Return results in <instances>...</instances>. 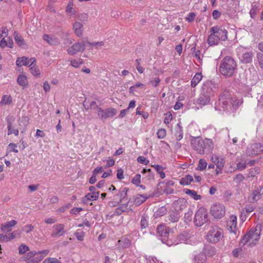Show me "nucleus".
Instances as JSON below:
<instances>
[{
    "mask_svg": "<svg viewBox=\"0 0 263 263\" xmlns=\"http://www.w3.org/2000/svg\"><path fill=\"white\" fill-rule=\"evenodd\" d=\"M176 139L177 141H180L183 137V132L180 127L178 129L176 130V133L175 134Z\"/></svg>",
    "mask_w": 263,
    "mask_h": 263,
    "instance_id": "obj_50",
    "label": "nucleus"
},
{
    "mask_svg": "<svg viewBox=\"0 0 263 263\" xmlns=\"http://www.w3.org/2000/svg\"><path fill=\"white\" fill-rule=\"evenodd\" d=\"M260 238V231L256 228L251 229L239 242V245L243 246L247 244L248 246L252 247L256 244Z\"/></svg>",
    "mask_w": 263,
    "mask_h": 263,
    "instance_id": "obj_3",
    "label": "nucleus"
},
{
    "mask_svg": "<svg viewBox=\"0 0 263 263\" xmlns=\"http://www.w3.org/2000/svg\"><path fill=\"white\" fill-rule=\"evenodd\" d=\"M242 101L238 100L235 97H232V99L231 100V105H232L234 109H236L239 105L242 104Z\"/></svg>",
    "mask_w": 263,
    "mask_h": 263,
    "instance_id": "obj_36",
    "label": "nucleus"
},
{
    "mask_svg": "<svg viewBox=\"0 0 263 263\" xmlns=\"http://www.w3.org/2000/svg\"><path fill=\"white\" fill-rule=\"evenodd\" d=\"M16 65L18 67H21L22 65H29L28 59L26 57L18 58L16 61Z\"/></svg>",
    "mask_w": 263,
    "mask_h": 263,
    "instance_id": "obj_30",
    "label": "nucleus"
},
{
    "mask_svg": "<svg viewBox=\"0 0 263 263\" xmlns=\"http://www.w3.org/2000/svg\"><path fill=\"white\" fill-rule=\"evenodd\" d=\"M165 115V118L164 119V123L166 124H168L172 120V115L170 112H167L164 114Z\"/></svg>",
    "mask_w": 263,
    "mask_h": 263,
    "instance_id": "obj_58",
    "label": "nucleus"
},
{
    "mask_svg": "<svg viewBox=\"0 0 263 263\" xmlns=\"http://www.w3.org/2000/svg\"><path fill=\"white\" fill-rule=\"evenodd\" d=\"M219 96H222V98L223 99V100L225 101H228L231 102V100L232 99V96L229 91L227 90H224L221 94L219 95Z\"/></svg>",
    "mask_w": 263,
    "mask_h": 263,
    "instance_id": "obj_33",
    "label": "nucleus"
},
{
    "mask_svg": "<svg viewBox=\"0 0 263 263\" xmlns=\"http://www.w3.org/2000/svg\"><path fill=\"white\" fill-rule=\"evenodd\" d=\"M237 64L235 60L231 57H226L222 60L220 67V73L226 77H230L233 75Z\"/></svg>",
    "mask_w": 263,
    "mask_h": 263,
    "instance_id": "obj_2",
    "label": "nucleus"
},
{
    "mask_svg": "<svg viewBox=\"0 0 263 263\" xmlns=\"http://www.w3.org/2000/svg\"><path fill=\"white\" fill-rule=\"evenodd\" d=\"M204 251L205 254L210 257H212L216 254V249L211 246H205Z\"/></svg>",
    "mask_w": 263,
    "mask_h": 263,
    "instance_id": "obj_27",
    "label": "nucleus"
},
{
    "mask_svg": "<svg viewBox=\"0 0 263 263\" xmlns=\"http://www.w3.org/2000/svg\"><path fill=\"white\" fill-rule=\"evenodd\" d=\"M202 77V76L201 73H197L192 80L191 86L192 87H195L201 81Z\"/></svg>",
    "mask_w": 263,
    "mask_h": 263,
    "instance_id": "obj_29",
    "label": "nucleus"
},
{
    "mask_svg": "<svg viewBox=\"0 0 263 263\" xmlns=\"http://www.w3.org/2000/svg\"><path fill=\"white\" fill-rule=\"evenodd\" d=\"M12 102V98L11 96H8L7 95H4L2 97V99L1 102H0L1 104H10Z\"/></svg>",
    "mask_w": 263,
    "mask_h": 263,
    "instance_id": "obj_40",
    "label": "nucleus"
},
{
    "mask_svg": "<svg viewBox=\"0 0 263 263\" xmlns=\"http://www.w3.org/2000/svg\"><path fill=\"white\" fill-rule=\"evenodd\" d=\"M14 37L16 43L20 47L24 48L25 46V43L22 36L18 34L16 32H14Z\"/></svg>",
    "mask_w": 263,
    "mask_h": 263,
    "instance_id": "obj_23",
    "label": "nucleus"
},
{
    "mask_svg": "<svg viewBox=\"0 0 263 263\" xmlns=\"http://www.w3.org/2000/svg\"><path fill=\"white\" fill-rule=\"evenodd\" d=\"M142 174H147L145 177L143 178L145 179L147 181L151 180L154 179V174L153 173L151 169H145L144 168L141 172Z\"/></svg>",
    "mask_w": 263,
    "mask_h": 263,
    "instance_id": "obj_25",
    "label": "nucleus"
},
{
    "mask_svg": "<svg viewBox=\"0 0 263 263\" xmlns=\"http://www.w3.org/2000/svg\"><path fill=\"white\" fill-rule=\"evenodd\" d=\"M117 177L119 180H122L124 178L123 170L121 168L118 169Z\"/></svg>",
    "mask_w": 263,
    "mask_h": 263,
    "instance_id": "obj_62",
    "label": "nucleus"
},
{
    "mask_svg": "<svg viewBox=\"0 0 263 263\" xmlns=\"http://www.w3.org/2000/svg\"><path fill=\"white\" fill-rule=\"evenodd\" d=\"M217 90L216 85L211 81H207L202 85L201 92L212 97Z\"/></svg>",
    "mask_w": 263,
    "mask_h": 263,
    "instance_id": "obj_8",
    "label": "nucleus"
},
{
    "mask_svg": "<svg viewBox=\"0 0 263 263\" xmlns=\"http://www.w3.org/2000/svg\"><path fill=\"white\" fill-rule=\"evenodd\" d=\"M42 263H61V262L55 258L48 257L46 258Z\"/></svg>",
    "mask_w": 263,
    "mask_h": 263,
    "instance_id": "obj_51",
    "label": "nucleus"
},
{
    "mask_svg": "<svg viewBox=\"0 0 263 263\" xmlns=\"http://www.w3.org/2000/svg\"><path fill=\"white\" fill-rule=\"evenodd\" d=\"M17 82L20 85L22 86H25L27 85L28 82L27 77L24 75H19L17 79Z\"/></svg>",
    "mask_w": 263,
    "mask_h": 263,
    "instance_id": "obj_32",
    "label": "nucleus"
},
{
    "mask_svg": "<svg viewBox=\"0 0 263 263\" xmlns=\"http://www.w3.org/2000/svg\"><path fill=\"white\" fill-rule=\"evenodd\" d=\"M253 53L251 51L246 52L242 55L241 62L245 64L251 63L252 62Z\"/></svg>",
    "mask_w": 263,
    "mask_h": 263,
    "instance_id": "obj_16",
    "label": "nucleus"
},
{
    "mask_svg": "<svg viewBox=\"0 0 263 263\" xmlns=\"http://www.w3.org/2000/svg\"><path fill=\"white\" fill-rule=\"evenodd\" d=\"M86 48L83 41L74 43L71 47L67 49V52L70 55H74L78 52H83Z\"/></svg>",
    "mask_w": 263,
    "mask_h": 263,
    "instance_id": "obj_10",
    "label": "nucleus"
},
{
    "mask_svg": "<svg viewBox=\"0 0 263 263\" xmlns=\"http://www.w3.org/2000/svg\"><path fill=\"white\" fill-rule=\"evenodd\" d=\"M1 231L3 232H10L11 231V227L8 224L7 222L5 224H3L1 225Z\"/></svg>",
    "mask_w": 263,
    "mask_h": 263,
    "instance_id": "obj_55",
    "label": "nucleus"
},
{
    "mask_svg": "<svg viewBox=\"0 0 263 263\" xmlns=\"http://www.w3.org/2000/svg\"><path fill=\"white\" fill-rule=\"evenodd\" d=\"M191 145L197 154L201 155L211 154L214 149V143L212 139H203L199 137L193 138Z\"/></svg>",
    "mask_w": 263,
    "mask_h": 263,
    "instance_id": "obj_1",
    "label": "nucleus"
},
{
    "mask_svg": "<svg viewBox=\"0 0 263 263\" xmlns=\"http://www.w3.org/2000/svg\"><path fill=\"white\" fill-rule=\"evenodd\" d=\"M65 11L67 13L70 15H74L76 14V11L73 8V0H69L66 7Z\"/></svg>",
    "mask_w": 263,
    "mask_h": 263,
    "instance_id": "obj_31",
    "label": "nucleus"
},
{
    "mask_svg": "<svg viewBox=\"0 0 263 263\" xmlns=\"http://www.w3.org/2000/svg\"><path fill=\"white\" fill-rule=\"evenodd\" d=\"M54 231L51 233V237L55 238L60 237L65 234V226L63 224H58L53 226Z\"/></svg>",
    "mask_w": 263,
    "mask_h": 263,
    "instance_id": "obj_12",
    "label": "nucleus"
},
{
    "mask_svg": "<svg viewBox=\"0 0 263 263\" xmlns=\"http://www.w3.org/2000/svg\"><path fill=\"white\" fill-rule=\"evenodd\" d=\"M74 235L79 240L83 241L85 236V233L83 231L76 232L74 233Z\"/></svg>",
    "mask_w": 263,
    "mask_h": 263,
    "instance_id": "obj_53",
    "label": "nucleus"
},
{
    "mask_svg": "<svg viewBox=\"0 0 263 263\" xmlns=\"http://www.w3.org/2000/svg\"><path fill=\"white\" fill-rule=\"evenodd\" d=\"M184 192L191 196L195 200H199L201 199V196L200 195H198L197 192L194 190H191L188 189H184Z\"/></svg>",
    "mask_w": 263,
    "mask_h": 263,
    "instance_id": "obj_22",
    "label": "nucleus"
},
{
    "mask_svg": "<svg viewBox=\"0 0 263 263\" xmlns=\"http://www.w3.org/2000/svg\"><path fill=\"white\" fill-rule=\"evenodd\" d=\"M157 233L163 243L170 246L172 245L171 241L168 239L169 229H167L165 225H159L157 228Z\"/></svg>",
    "mask_w": 263,
    "mask_h": 263,
    "instance_id": "obj_6",
    "label": "nucleus"
},
{
    "mask_svg": "<svg viewBox=\"0 0 263 263\" xmlns=\"http://www.w3.org/2000/svg\"><path fill=\"white\" fill-rule=\"evenodd\" d=\"M34 227L32 224H27L24 226L22 229L25 231L26 233H28L33 229Z\"/></svg>",
    "mask_w": 263,
    "mask_h": 263,
    "instance_id": "obj_61",
    "label": "nucleus"
},
{
    "mask_svg": "<svg viewBox=\"0 0 263 263\" xmlns=\"http://www.w3.org/2000/svg\"><path fill=\"white\" fill-rule=\"evenodd\" d=\"M140 226L141 229H145L148 227V222L145 216H143L140 221Z\"/></svg>",
    "mask_w": 263,
    "mask_h": 263,
    "instance_id": "obj_47",
    "label": "nucleus"
},
{
    "mask_svg": "<svg viewBox=\"0 0 263 263\" xmlns=\"http://www.w3.org/2000/svg\"><path fill=\"white\" fill-rule=\"evenodd\" d=\"M206 166L207 163L206 161L204 159H201L199 161L197 169L199 171H203L206 168Z\"/></svg>",
    "mask_w": 263,
    "mask_h": 263,
    "instance_id": "obj_43",
    "label": "nucleus"
},
{
    "mask_svg": "<svg viewBox=\"0 0 263 263\" xmlns=\"http://www.w3.org/2000/svg\"><path fill=\"white\" fill-rule=\"evenodd\" d=\"M180 214L178 211H173L169 213L168 221L170 222H177L180 218Z\"/></svg>",
    "mask_w": 263,
    "mask_h": 263,
    "instance_id": "obj_17",
    "label": "nucleus"
},
{
    "mask_svg": "<svg viewBox=\"0 0 263 263\" xmlns=\"http://www.w3.org/2000/svg\"><path fill=\"white\" fill-rule=\"evenodd\" d=\"M211 30L214 33H216L218 41L220 40L225 41L228 39L227 31L222 27H218V26H214L211 28Z\"/></svg>",
    "mask_w": 263,
    "mask_h": 263,
    "instance_id": "obj_11",
    "label": "nucleus"
},
{
    "mask_svg": "<svg viewBox=\"0 0 263 263\" xmlns=\"http://www.w3.org/2000/svg\"><path fill=\"white\" fill-rule=\"evenodd\" d=\"M97 113L98 116L101 120H106L107 118L105 110H103L102 108H98Z\"/></svg>",
    "mask_w": 263,
    "mask_h": 263,
    "instance_id": "obj_41",
    "label": "nucleus"
},
{
    "mask_svg": "<svg viewBox=\"0 0 263 263\" xmlns=\"http://www.w3.org/2000/svg\"><path fill=\"white\" fill-rule=\"evenodd\" d=\"M245 179V177L241 174H239L236 175L234 178V181L236 183H240Z\"/></svg>",
    "mask_w": 263,
    "mask_h": 263,
    "instance_id": "obj_59",
    "label": "nucleus"
},
{
    "mask_svg": "<svg viewBox=\"0 0 263 263\" xmlns=\"http://www.w3.org/2000/svg\"><path fill=\"white\" fill-rule=\"evenodd\" d=\"M128 190V189L126 187L123 188L119 193L116 195L117 196L119 197L120 202H121L126 197Z\"/></svg>",
    "mask_w": 263,
    "mask_h": 263,
    "instance_id": "obj_37",
    "label": "nucleus"
},
{
    "mask_svg": "<svg viewBox=\"0 0 263 263\" xmlns=\"http://www.w3.org/2000/svg\"><path fill=\"white\" fill-rule=\"evenodd\" d=\"M257 59L258 60L259 66L263 69V54L261 53H258L257 54Z\"/></svg>",
    "mask_w": 263,
    "mask_h": 263,
    "instance_id": "obj_54",
    "label": "nucleus"
},
{
    "mask_svg": "<svg viewBox=\"0 0 263 263\" xmlns=\"http://www.w3.org/2000/svg\"><path fill=\"white\" fill-rule=\"evenodd\" d=\"M196 16V14L194 12H191L188 14L187 17H186V20L189 22H192Z\"/></svg>",
    "mask_w": 263,
    "mask_h": 263,
    "instance_id": "obj_64",
    "label": "nucleus"
},
{
    "mask_svg": "<svg viewBox=\"0 0 263 263\" xmlns=\"http://www.w3.org/2000/svg\"><path fill=\"white\" fill-rule=\"evenodd\" d=\"M132 182L137 186H139L141 182V175L140 174H137L133 178Z\"/></svg>",
    "mask_w": 263,
    "mask_h": 263,
    "instance_id": "obj_49",
    "label": "nucleus"
},
{
    "mask_svg": "<svg viewBox=\"0 0 263 263\" xmlns=\"http://www.w3.org/2000/svg\"><path fill=\"white\" fill-rule=\"evenodd\" d=\"M166 136V130L165 129H160L157 132V136L159 139H163Z\"/></svg>",
    "mask_w": 263,
    "mask_h": 263,
    "instance_id": "obj_57",
    "label": "nucleus"
},
{
    "mask_svg": "<svg viewBox=\"0 0 263 263\" xmlns=\"http://www.w3.org/2000/svg\"><path fill=\"white\" fill-rule=\"evenodd\" d=\"M99 195V192H97V195H91L90 193H88L82 199V202L84 203H87L89 200H96L98 199Z\"/></svg>",
    "mask_w": 263,
    "mask_h": 263,
    "instance_id": "obj_21",
    "label": "nucleus"
},
{
    "mask_svg": "<svg viewBox=\"0 0 263 263\" xmlns=\"http://www.w3.org/2000/svg\"><path fill=\"white\" fill-rule=\"evenodd\" d=\"M160 82V79L158 77L152 78L149 82V84H152L154 87H156L158 86Z\"/></svg>",
    "mask_w": 263,
    "mask_h": 263,
    "instance_id": "obj_48",
    "label": "nucleus"
},
{
    "mask_svg": "<svg viewBox=\"0 0 263 263\" xmlns=\"http://www.w3.org/2000/svg\"><path fill=\"white\" fill-rule=\"evenodd\" d=\"M210 32V34L208 36L207 41L208 43L211 46L218 44L219 41L216 33L212 32L211 30Z\"/></svg>",
    "mask_w": 263,
    "mask_h": 263,
    "instance_id": "obj_18",
    "label": "nucleus"
},
{
    "mask_svg": "<svg viewBox=\"0 0 263 263\" xmlns=\"http://www.w3.org/2000/svg\"><path fill=\"white\" fill-rule=\"evenodd\" d=\"M223 236L222 230L217 226H213L208 231L206 239L210 243H215L219 242Z\"/></svg>",
    "mask_w": 263,
    "mask_h": 263,
    "instance_id": "obj_4",
    "label": "nucleus"
},
{
    "mask_svg": "<svg viewBox=\"0 0 263 263\" xmlns=\"http://www.w3.org/2000/svg\"><path fill=\"white\" fill-rule=\"evenodd\" d=\"M107 118L114 116L117 113V110L112 107H108L105 109Z\"/></svg>",
    "mask_w": 263,
    "mask_h": 263,
    "instance_id": "obj_39",
    "label": "nucleus"
},
{
    "mask_svg": "<svg viewBox=\"0 0 263 263\" xmlns=\"http://www.w3.org/2000/svg\"><path fill=\"white\" fill-rule=\"evenodd\" d=\"M211 97L201 92L197 100V104L201 105H205L210 103Z\"/></svg>",
    "mask_w": 263,
    "mask_h": 263,
    "instance_id": "obj_15",
    "label": "nucleus"
},
{
    "mask_svg": "<svg viewBox=\"0 0 263 263\" xmlns=\"http://www.w3.org/2000/svg\"><path fill=\"white\" fill-rule=\"evenodd\" d=\"M205 258V255L204 254H198L194 257L195 263H203Z\"/></svg>",
    "mask_w": 263,
    "mask_h": 263,
    "instance_id": "obj_38",
    "label": "nucleus"
},
{
    "mask_svg": "<svg viewBox=\"0 0 263 263\" xmlns=\"http://www.w3.org/2000/svg\"><path fill=\"white\" fill-rule=\"evenodd\" d=\"M167 210L165 206H161L158 209L157 211L156 212L157 216L159 217L165 215L166 213Z\"/></svg>",
    "mask_w": 263,
    "mask_h": 263,
    "instance_id": "obj_46",
    "label": "nucleus"
},
{
    "mask_svg": "<svg viewBox=\"0 0 263 263\" xmlns=\"http://www.w3.org/2000/svg\"><path fill=\"white\" fill-rule=\"evenodd\" d=\"M21 233V230H17L16 231H13L12 233H8L7 235L8 241L14 239L16 236L20 235Z\"/></svg>",
    "mask_w": 263,
    "mask_h": 263,
    "instance_id": "obj_42",
    "label": "nucleus"
},
{
    "mask_svg": "<svg viewBox=\"0 0 263 263\" xmlns=\"http://www.w3.org/2000/svg\"><path fill=\"white\" fill-rule=\"evenodd\" d=\"M228 226L230 227L232 231L235 229L237 226V217L235 215H232L230 217L228 221Z\"/></svg>",
    "mask_w": 263,
    "mask_h": 263,
    "instance_id": "obj_24",
    "label": "nucleus"
},
{
    "mask_svg": "<svg viewBox=\"0 0 263 263\" xmlns=\"http://www.w3.org/2000/svg\"><path fill=\"white\" fill-rule=\"evenodd\" d=\"M208 214L204 208H199L195 215L194 223L197 227H201L208 220Z\"/></svg>",
    "mask_w": 263,
    "mask_h": 263,
    "instance_id": "obj_5",
    "label": "nucleus"
},
{
    "mask_svg": "<svg viewBox=\"0 0 263 263\" xmlns=\"http://www.w3.org/2000/svg\"><path fill=\"white\" fill-rule=\"evenodd\" d=\"M43 259V257H36L33 259L27 260V263H38Z\"/></svg>",
    "mask_w": 263,
    "mask_h": 263,
    "instance_id": "obj_63",
    "label": "nucleus"
},
{
    "mask_svg": "<svg viewBox=\"0 0 263 263\" xmlns=\"http://www.w3.org/2000/svg\"><path fill=\"white\" fill-rule=\"evenodd\" d=\"M43 39L51 46H58L60 44V41L58 37L54 35L44 34Z\"/></svg>",
    "mask_w": 263,
    "mask_h": 263,
    "instance_id": "obj_13",
    "label": "nucleus"
},
{
    "mask_svg": "<svg viewBox=\"0 0 263 263\" xmlns=\"http://www.w3.org/2000/svg\"><path fill=\"white\" fill-rule=\"evenodd\" d=\"M30 70L33 75L36 76H40V71L36 65H32V66H31L30 67Z\"/></svg>",
    "mask_w": 263,
    "mask_h": 263,
    "instance_id": "obj_44",
    "label": "nucleus"
},
{
    "mask_svg": "<svg viewBox=\"0 0 263 263\" xmlns=\"http://www.w3.org/2000/svg\"><path fill=\"white\" fill-rule=\"evenodd\" d=\"M118 243L119 246L124 248H128L130 245V240L126 238L120 239Z\"/></svg>",
    "mask_w": 263,
    "mask_h": 263,
    "instance_id": "obj_34",
    "label": "nucleus"
},
{
    "mask_svg": "<svg viewBox=\"0 0 263 263\" xmlns=\"http://www.w3.org/2000/svg\"><path fill=\"white\" fill-rule=\"evenodd\" d=\"M14 119L12 117L9 116L6 118V121L7 122L8 128V135H10L14 134L15 136H18L19 131L17 129H12V122Z\"/></svg>",
    "mask_w": 263,
    "mask_h": 263,
    "instance_id": "obj_14",
    "label": "nucleus"
},
{
    "mask_svg": "<svg viewBox=\"0 0 263 263\" xmlns=\"http://www.w3.org/2000/svg\"><path fill=\"white\" fill-rule=\"evenodd\" d=\"M211 160L213 163L216 165L217 168L221 171L223 167V162H222L223 160L222 159H219V158L216 155H213L211 158Z\"/></svg>",
    "mask_w": 263,
    "mask_h": 263,
    "instance_id": "obj_20",
    "label": "nucleus"
},
{
    "mask_svg": "<svg viewBox=\"0 0 263 263\" xmlns=\"http://www.w3.org/2000/svg\"><path fill=\"white\" fill-rule=\"evenodd\" d=\"M194 49V52L193 53V56L195 58H196L198 62L201 63V59L200 58V51L198 50L197 51H195V48L193 47L192 48V50Z\"/></svg>",
    "mask_w": 263,
    "mask_h": 263,
    "instance_id": "obj_52",
    "label": "nucleus"
},
{
    "mask_svg": "<svg viewBox=\"0 0 263 263\" xmlns=\"http://www.w3.org/2000/svg\"><path fill=\"white\" fill-rule=\"evenodd\" d=\"M221 97H222L219 96L218 104L224 110H227L228 109V107L230 106L231 102L228 101L223 100V99Z\"/></svg>",
    "mask_w": 263,
    "mask_h": 263,
    "instance_id": "obj_28",
    "label": "nucleus"
},
{
    "mask_svg": "<svg viewBox=\"0 0 263 263\" xmlns=\"http://www.w3.org/2000/svg\"><path fill=\"white\" fill-rule=\"evenodd\" d=\"M83 25L80 22H76L73 25V29L75 34L78 36L81 37L83 34Z\"/></svg>",
    "mask_w": 263,
    "mask_h": 263,
    "instance_id": "obj_19",
    "label": "nucleus"
},
{
    "mask_svg": "<svg viewBox=\"0 0 263 263\" xmlns=\"http://www.w3.org/2000/svg\"><path fill=\"white\" fill-rule=\"evenodd\" d=\"M193 181V177L190 175H187L182 177L180 180V184L183 185L190 184Z\"/></svg>",
    "mask_w": 263,
    "mask_h": 263,
    "instance_id": "obj_26",
    "label": "nucleus"
},
{
    "mask_svg": "<svg viewBox=\"0 0 263 263\" xmlns=\"http://www.w3.org/2000/svg\"><path fill=\"white\" fill-rule=\"evenodd\" d=\"M259 172V168L258 167H255L251 168L248 174V177H254L256 174H258Z\"/></svg>",
    "mask_w": 263,
    "mask_h": 263,
    "instance_id": "obj_45",
    "label": "nucleus"
},
{
    "mask_svg": "<svg viewBox=\"0 0 263 263\" xmlns=\"http://www.w3.org/2000/svg\"><path fill=\"white\" fill-rule=\"evenodd\" d=\"M147 198V197L144 195H139L135 198V203L136 205H139L143 203Z\"/></svg>",
    "mask_w": 263,
    "mask_h": 263,
    "instance_id": "obj_35",
    "label": "nucleus"
},
{
    "mask_svg": "<svg viewBox=\"0 0 263 263\" xmlns=\"http://www.w3.org/2000/svg\"><path fill=\"white\" fill-rule=\"evenodd\" d=\"M8 32V29L6 27H2L0 29V37H3L4 35L5 36L7 35Z\"/></svg>",
    "mask_w": 263,
    "mask_h": 263,
    "instance_id": "obj_60",
    "label": "nucleus"
},
{
    "mask_svg": "<svg viewBox=\"0 0 263 263\" xmlns=\"http://www.w3.org/2000/svg\"><path fill=\"white\" fill-rule=\"evenodd\" d=\"M263 152V144L259 143L251 144L248 147L247 153L250 156H255Z\"/></svg>",
    "mask_w": 263,
    "mask_h": 263,
    "instance_id": "obj_9",
    "label": "nucleus"
},
{
    "mask_svg": "<svg viewBox=\"0 0 263 263\" xmlns=\"http://www.w3.org/2000/svg\"><path fill=\"white\" fill-rule=\"evenodd\" d=\"M210 212L215 218L220 219L225 215V207L220 203L213 204L211 208Z\"/></svg>",
    "mask_w": 263,
    "mask_h": 263,
    "instance_id": "obj_7",
    "label": "nucleus"
},
{
    "mask_svg": "<svg viewBox=\"0 0 263 263\" xmlns=\"http://www.w3.org/2000/svg\"><path fill=\"white\" fill-rule=\"evenodd\" d=\"M29 250V247L25 245H21L19 247V253L23 254Z\"/></svg>",
    "mask_w": 263,
    "mask_h": 263,
    "instance_id": "obj_56",
    "label": "nucleus"
}]
</instances>
